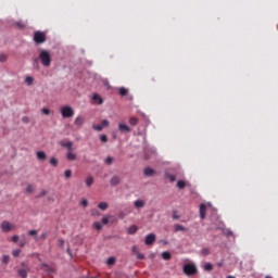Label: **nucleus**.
Here are the masks:
<instances>
[{"mask_svg": "<svg viewBox=\"0 0 278 278\" xmlns=\"http://www.w3.org/2000/svg\"><path fill=\"white\" fill-rule=\"evenodd\" d=\"M1 229L2 231L8 232V231H12L13 229H16V226L10 224V222L8 220H4L1 224Z\"/></svg>", "mask_w": 278, "mask_h": 278, "instance_id": "obj_7", "label": "nucleus"}, {"mask_svg": "<svg viewBox=\"0 0 278 278\" xmlns=\"http://www.w3.org/2000/svg\"><path fill=\"white\" fill-rule=\"evenodd\" d=\"M184 273L188 277H192V276L197 275V273H199V270L197 269V265H194L192 263H188V264L184 265Z\"/></svg>", "mask_w": 278, "mask_h": 278, "instance_id": "obj_3", "label": "nucleus"}, {"mask_svg": "<svg viewBox=\"0 0 278 278\" xmlns=\"http://www.w3.org/2000/svg\"><path fill=\"white\" fill-rule=\"evenodd\" d=\"M177 188H179L180 190H184V188H186V181H184V180H178V182H177Z\"/></svg>", "mask_w": 278, "mask_h": 278, "instance_id": "obj_25", "label": "nucleus"}, {"mask_svg": "<svg viewBox=\"0 0 278 278\" xmlns=\"http://www.w3.org/2000/svg\"><path fill=\"white\" fill-rule=\"evenodd\" d=\"M80 203L83 207H88V200L84 199Z\"/></svg>", "mask_w": 278, "mask_h": 278, "instance_id": "obj_44", "label": "nucleus"}, {"mask_svg": "<svg viewBox=\"0 0 278 278\" xmlns=\"http://www.w3.org/2000/svg\"><path fill=\"white\" fill-rule=\"evenodd\" d=\"M206 212H207V205L201 204L200 205V218L204 219Z\"/></svg>", "mask_w": 278, "mask_h": 278, "instance_id": "obj_9", "label": "nucleus"}, {"mask_svg": "<svg viewBox=\"0 0 278 278\" xmlns=\"http://www.w3.org/2000/svg\"><path fill=\"white\" fill-rule=\"evenodd\" d=\"M28 236H35V241L38 242V240H40L38 238V230H29L28 231Z\"/></svg>", "mask_w": 278, "mask_h": 278, "instance_id": "obj_23", "label": "nucleus"}, {"mask_svg": "<svg viewBox=\"0 0 278 278\" xmlns=\"http://www.w3.org/2000/svg\"><path fill=\"white\" fill-rule=\"evenodd\" d=\"M143 173L146 177H153V175H155V170H153V168L151 167H146Z\"/></svg>", "mask_w": 278, "mask_h": 278, "instance_id": "obj_10", "label": "nucleus"}, {"mask_svg": "<svg viewBox=\"0 0 278 278\" xmlns=\"http://www.w3.org/2000/svg\"><path fill=\"white\" fill-rule=\"evenodd\" d=\"M21 268L17 269L18 277L21 278H27V275H29V266L25 263H21Z\"/></svg>", "mask_w": 278, "mask_h": 278, "instance_id": "obj_6", "label": "nucleus"}, {"mask_svg": "<svg viewBox=\"0 0 278 278\" xmlns=\"http://www.w3.org/2000/svg\"><path fill=\"white\" fill-rule=\"evenodd\" d=\"M227 278H236V277H233V276H227Z\"/></svg>", "mask_w": 278, "mask_h": 278, "instance_id": "obj_58", "label": "nucleus"}, {"mask_svg": "<svg viewBox=\"0 0 278 278\" xmlns=\"http://www.w3.org/2000/svg\"><path fill=\"white\" fill-rule=\"evenodd\" d=\"M101 125H102V129H103V127H110V121L103 119V121L101 122Z\"/></svg>", "mask_w": 278, "mask_h": 278, "instance_id": "obj_34", "label": "nucleus"}, {"mask_svg": "<svg viewBox=\"0 0 278 278\" xmlns=\"http://www.w3.org/2000/svg\"><path fill=\"white\" fill-rule=\"evenodd\" d=\"M34 42H36V45H42V43L47 42V35H45V33L39 31V30L35 31Z\"/></svg>", "mask_w": 278, "mask_h": 278, "instance_id": "obj_4", "label": "nucleus"}, {"mask_svg": "<svg viewBox=\"0 0 278 278\" xmlns=\"http://www.w3.org/2000/svg\"><path fill=\"white\" fill-rule=\"evenodd\" d=\"M21 255V250L13 251V257H18Z\"/></svg>", "mask_w": 278, "mask_h": 278, "instance_id": "obj_41", "label": "nucleus"}, {"mask_svg": "<svg viewBox=\"0 0 278 278\" xmlns=\"http://www.w3.org/2000/svg\"><path fill=\"white\" fill-rule=\"evenodd\" d=\"M118 92L121 97H127V94H129V90H127L125 87H121Z\"/></svg>", "mask_w": 278, "mask_h": 278, "instance_id": "obj_14", "label": "nucleus"}, {"mask_svg": "<svg viewBox=\"0 0 278 278\" xmlns=\"http://www.w3.org/2000/svg\"><path fill=\"white\" fill-rule=\"evenodd\" d=\"M118 129H119V131H126V132L131 131V128H129V126H127V124H119Z\"/></svg>", "mask_w": 278, "mask_h": 278, "instance_id": "obj_13", "label": "nucleus"}, {"mask_svg": "<svg viewBox=\"0 0 278 278\" xmlns=\"http://www.w3.org/2000/svg\"><path fill=\"white\" fill-rule=\"evenodd\" d=\"M115 262H116V260H115L114 257H110V258L108 260L109 266L114 265Z\"/></svg>", "mask_w": 278, "mask_h": 278, "instance_id": "obj_39", "label": "nucleus"}, {"mask_svg": "<svg viewBox=\"0 0 278 278\" xmlns=\"http://www.w3.org/2000/svg\"><path fill=\"white\" fill-rule=\"evenodd\" d=\"M155 242V235L154 233H149L147 237H146V244L148 247H151V244H153Z\"/></svg>", "mask_w": 278, "mask_h": 278, "instance_id": "obj_8", "label": "nucleus"}, {"mask_svg": "<svg viewBox=\"0 0 278 278\" xmlns=\"http://www.w3.org/2000/svg\"><path fill=\"white\" fill-rule=\"evenodd\" d=\"M93 227L94 229H97L98 231H101V229H103V224L102 223H99V222H96L93 224Z\"/></svg>", "mask_w": 278, "mask_h": 278, "instance_id": "obj_24", "label": "nucleus"}, {"mask_svg": "<svg viewBox=\"0 0 278 278\" xmlns=\"http://www.w3.org/2000/svg\"><path fill=\"white\" fill-rule=\"evenodd\" d=\"M85 184L88 188L94 184V178L92 176H88L87 179L85 180Z\"/></svg>", "mask_w": 278, "mask_h": 278, "instance_id": "obj_15", "label": "nucleus"}, {"mask_svg": "<svg viewBox=\"0 0 278 278\" xmlns=\"http://www.w3.org/2000/svg\"><path fill=\"white\" fill-rule=\"evenodd\" d=\"M104 164H106V166H112V164H114V157L108 156V157L104 160Z\"/></svg>", "mask_w": 278, "mask_h": 278, "instance_id": "obj_19", "label": "nucleus"}, {"mask_svg": "<svg viewBox=\"0 0 278 278\" xmlns=\"http://www.w3.org/2000/svg\"><path fill=\"white\" fill-rule=\"evenodd\" d=\"M110 223V219L108 217H102V224L108 225Z\"/></svg>", "mask_w": 278, "mask_h": 278, "instance_id": "obj_47", "label": "nucleus"}, {"mask_svg": "<svg viewBox=\"0 0 278 278\" xmlns=\"http://www.w3.org/2000/svg\"><path fill=\"white\" fill-rule=\"evenodd\" d=\"M98 207L99 210H102V212H105V210H108V202H100Z\"/></svg>", "mask_w": 278, "mask_h": 278, "instance_id": "obj_21", "label": "nucleus"}, {"mask_svg": "<svg viewBox=\"0 0 278 278\" xmlns=\"http://www.w3.org/2000/svg\"><path fill=\"white\" fill-rule=\"evenodd\" d=\"M40 238H41V240H47V232H42Z\"/></svg>", "mask_w": 278, "mask_h": 278, "instance_id": "obj_51", "label": "nucleus"}, {"mask_svg": "<svg viewBox=\"0 0 278 278\" xmlns=\"http://www.w3.org/2000/svg\"><path fill=\"white\" fill-rule=\"evenodd\" d=\"M61 115L63 118H73V116H75V110L71 106H63L61 109Z\"/></svg>", "mask_w": 278, "mask_h": 278, "instance_id": "obj_5", "label": "nucleus"}, {"mask_svg": "<svg viewBox=\"0 0 278 278\" xmlns=\"http://www.w3.org/2000/svg\"><path fill=\"white\" fill-rule=\"evenodd\" d=\"M92 99L93 101H98L99 105L103 104V99L99 94H93Z\"/></svg>", "mask_w": 278, "mask_h": 278, "instance_id": "obj_20", "label": "nucleus"}, {"mask_svg": "<svg viewBox=\"0 0 278 278\" xmlns=\"http://www.w3.org/2000/svg\"><path fill=\"white\" fill-rule=\"evenodd\" d=\"M136 231H138V226H136V225H132V226H130V227L128 228V233H129L130 236H134V233H136Z\"/></svg>", "mask_w": 278, "mask_h": 278, "instance_id": "obj_18", "label": "nucleus"}, {"mask_svg": "<svg viewBox=\"0 0 278 278\" xmlns=\"http://www.w3.org/2000/svg\"><path fill=\"white\" fill-rule=\"evenodd\" d=\"M64 244H65L64 239H59V247H60L61 249H64Z\"/></svg>", "mask_w": 278, "mask_h": 278, "instance_id": "obj_40", "label": "nucleus"}, {"mask_svg": "<svg viewBox=\"0 0 278 278\" xmlns=\"http://www.w3.org/2000/svg\"><path fill=\"white\" fill-rule=\"evenodd\" d=\"M60 146L67 150L66 160H68V162H75V160H77V154L74 153L75 149L73 148L72 141H61Z\"/></svg>", "mask_w": 278, "mask_h": 278, "instance_id": "obj_1", "label": "nucleus"}, {"mask_svg": "<svg viewBox=\"0 0 278 278\" xmlns=\"http://www.w3.org/2000/svg\"><path fill=\"white\" fill-rule=\"evenodd\" d=\"M166 178L169 179V181H175L177 177L173 174H166Z\"/></svg>", "mask_w": 278, "mask_h": 278, "instance_id": "obj_32", "label": "nucleus"}, {"mask_svg": "<svg viewBox=\"0 0 278 278\" xmlns=\"http://www.w3.org/2000/svg\"><path fill=\"white\" fill-rule=\"evenodd\" d=\"M50 164H51V166H58V159H55V157H51L50 159Z\"/></svg>", "mask_w": 278, "mask_h": 278, "instance_id": "obj_33", "label": "nucleus"}, {"mask_svg": "<svg viewBox=\"0 0 278 278\" xmlns=\"http://www.w3.org/2000/svg\"><path fill=\"white\" fill-rule=\"evenodd\" d=\"M39 60L42 66H46V68H49V66H51V53L48 50L40 51Z\"/></svg>", "mask_w": 278, "mask_h": 278, "instance_id": "obj_2", "label": "nucleus"}, {"mask_svg": "<svg viewBox=\"0 0 278 278\" xmlns=\"http://www.w3.org/2000/svg\"><path fill=\"white\" fill-rule=\"evenodd\" d=\"M67 253H68V255H72L71 254V248H67Z\"/></svg>", "mask_w": 278, "mask_h": 278, "instance_id": "obj_56", "label": "nucleus"}, {"mask_svg": "<svg viewBox=\"0 0 278 278\" xmlns=\"http://www.w3.org/2000/svg\"><path fill=\"white\" fill-rule=\"evenodd\" d=\"M173 218H174V220H178L179 215H177V211L173 212Z\"/></svg>", "mask_w": 278, "mask_h": 278, "instance_id": "obj_46", "label": "nucleus"}, {"mask_svg": "<svg viewBox=\"0 0 278 278\" xmlns=\"http://www.w3.org/2000/svg\"><path fill=\"white\" fill-rule=\"evenodd\" d=\"M119 218H125V214L122 213V214L119 215Z\"/></svg>", "mask_w": 278, "mask_h": 278, "instance_id": "obj_55", "label": "nucleus"}, {"mask_svg": "<svg viewBox=\"0 0 278 278\" xmlns=\"http://www.w3.org/2000/svg\"><path fill=\"white\" fill-rule=\"evenodd\" d=\"M36 190V187L34 185H27L26 192L31 193Z\"/></svg>", "mask_w": 278, "mask_h": 278, "instance_id": "obj_26", "label": "nucleus"}, {"mask_svg": "<svg viewBox=\"0 0 278 278\" xmlns=\"http://www.w3.org/2000/svg\"><path fill=\"white\" fill-rule=\"evenodd\" d=\"M111 186H118V184H121V177L118 176H113L111 178V181H110Z\"/></svg>", "mask_w": 278, "mask_h": 278, "instance_id": "obj_12", "label": "nucleus"}, {"mask_svg": "<svg viewBox=\"0 0 278 278\" xmlns=\"http://www.w3.org/2000/svg\"><path fill=\"white\" fill-rule=\"evenodd\" d=\"M16 27H20V29H23V27H25V24H16Z\"/></svg>", "mask_w": 278, "mask_h": 278, "instance_id": "obj_53", "label": "nucleus"}, {"mask_svg": "<svg viewBox=\"0 0 278 278\" xmlns=\"http://www.w3.org/2000/svg\"><path fill=\"white\" fill-rule=\"evenodd\" d=\"M137 260H144V254L142 253H137Z\"/></svg>", "mask_w": 278, "mask_h": 278, "instance_id": "obj_48", "label": "nucleus"}, {"mask_svg": "<svg viewBox=\"0 0 278 278\" xmlns=\"http://www.w3.org/2000/svg\"><path fill=\"white\" fill-rule=\"evenodd\" d=\"M8 262H10V256H9V255H4V256L2 257V263H3V264H8Z\"/></svg>", "mask_w": 278, "mask_h": 278, "instance_id": "obj_38", "label": "nucleus"}, {"mask_svg": "<svg viewBox=\"0 0 278 278\" xmlns=\"http://www.w3.org/2000/svg\"><path fill=\"white\" fill-rule=\"evenodd\" d=\"M265 278H273V277H270V276H266Z\"/></svg>", "mask_w": 278, "mask_h": 278, "instance_id": "obj_59", "label": "nucleus"}, {"mask_svg": "<svg viewBox=\"0 0 278 278\" xmlns=\"http://www.w3.org/2000/svg\"><path fill=\"white\" fill-rule=\"evenodd\" d=\"M41 112H42V114H46V116H49L51 114V111L49 109H47V108H43L41 110Z\"/></svg>", "mask_w": 278, "mask_h": 278, "instance_id": "obj_35", "label": "nucleus"}, {"mask_svg": "<svg viewBox=\"0 0 278 278\" xmlns=\"http://www.w3.org/2000/svg\"><path fill=\"white\" fill-rule=\"evenodd\" d=\"M175 231L177 232V231H188V228H186V227H184V226H181V225H179V224H176L175 225Z\"/></svg>", "mask_w": 278, "mask_h": 278, "instance_id": "obj_22", "label": "nucleus"}, {"mask_svg": "<svg viewBox=\"0 0 278 278\" xmlns=\"http://www.w3.org/2000/svg\"><path fill=\"white\" fill-rule=\"evenodd\" d=\"M8 60V55L0 54V62H5Z\"/></svg>", "mask_w": 278, "mask_h": 278, "instance_id": "obj_42", "label": "nucleus"}, {"mask_svg": "<svg viewBox=\"0 0 278 278\" xmlns=\"http://www.w3.org/2000/svg\"><path fill=\"white\" fill-rule=\"evenodd\" d=\"M162 257L166 261L170 260L172 255H170V252H163L162 253Z\"/></svg>", "mask_w": 278, "mask_h": 278, "instance_id": "obj_28", "label": "nucleus"}, {"mask_svg": "<svg viewBox=\"0 0 278 278\" xmlns=\"http://www.w3.org/2000/svg\"><path fill=\"white\" fill-rule=\"evenodd\" d=\"M129 123H130V125L136 126V125H138V118L130 117Z\"/></svg>", "mask_w": 278, "mask_h": 278, "instance_id": "obj_31", "label": "nucleus"}, {"mask_svg": "<svg viewBox=\"0 0 278 278\" xmlns=\"http://www.w3.org/2000/svg\"><path fill=\"white\" fill-rule=\"evenodd\" d=\"M131 251L132 253H136V255H138V245L132 247Z\"/></svg>", "mask_w": 278, "mask_h": 278, "instance_id": "obj_49", "label": "nucleus"}, {"mask_svg": "<svg viewBox=\"0 0 278 278\" xmlns=\"http://www.w3.org/2000/svg\"><path fill=\"white\" fill-rule=\"evenodd\" d=\"M25 83H26L28 86H31V85L34 84V77L27 76L26 79H25Z\"/></svg>", "mask_w": 278, "mask_h": 278, "instance_id": "obj_27", "label": "nucleus"}, {"mask_svg": "<svg viewBox=\"0 0 278 278\" xmlns=\"http://www.w3.org/2000/svg\"><path fill=\"white\" fill-rule=\"evenodd\" d=\"M37 160H39L40 162H45V160H47V153H45V151H38Z\"/></svg>", "mask_w": 278, "mask_h": 278, "instance_id": "obj_11", "label": "nucleus"}, {"mask_svg": "<svg viewBox=\"0 0 278 278\" xmlns=\"http://www.w3.org/2000/svg\"><path fill=\"white\" fill-rule=\"evenodd\" d=\"M135 207L140 208V207H144V201L143 200H137L134 203Z\"/></svg>", "mask_w": 278, "mask_h": 278, "instance_id": "obj_17", "label": "nucleus"}, {"mask_svg": "<svg viewBox=\"0 0 278 278\" xmlns=\"http://www.w3.org/2000/svg\"><path fill=\"white\" fill-rule=\"evenodd\" d=\"M64 175H65V179H71L73 172L71 169H66Z\"/></svg>", "mask_w": 278, "mask_h": 278, "instance_id": "obj_29", "label": "nucleus"}, {"mask_svg": "<svg viewBox=\"0 0 278 278\" xmlns=\"http://www.w3.org/2000/svg\"><path fill=\"white\" fill-rule=\"evenodd\" d=\"M20 247H25V242L24 241L20 242Z\"/></svg>", "mask_w": 278, "mask_h": 278, "instance_id": "obj_54", "label": "nucleus"}, {"mask_svg": "<svg viewBox=\"0 0 278 278\" xmlns=\"http://www.w3.org/2000/svg\"><path fill=\"white\" fill-rule=\"evenodd\" d=\"M42 268L46 269V270H50V273H53V270L51 269V267H49V265H47V264H43V265H42Z\"/></svg>", "mask_w": 278, "mask_h": 278, "instance_id": "obj_45", "label": "nucleus"}, {"mask_svg": "<svg viewBox=\"0 0 278 278\" xmlns=\"http://www.w3.org/2000/svg\"><path fill=\"white\" fill-rule=\"evenodd\" d=\"M91 215H92V216H99V212L92 211V212H91Z\"/></svg>", "mask_w": 278, "mask_h": 278, "instance_id": "obj_52", "label": "nucleus"}, {"mask_svg": "<svg viewBox=\"0 0 278 278\" xmlns=\"http://www.w3.org/2000/svg\"><path fill=\"white\" fill-rule=\"evenodd\" d=\"M47 190H42L39 194H37V199H42V197H46Z\"/></svg>", "mask_w": 278, "mask_h": 278, "instance_id": "obj_37", "label": "nucleus"}, {"mask_svg": "<svg viewBox=\"0 0 278 278\" xmlns=\"http://www.w3.org/2000/svg\"><path fill=\"white\" fill-rule=\"evenodd\" d=\"M100 140H101V142H108V136L101 135Z\"/></svg>", "mask_w": 278, "mask_h": 278, "instance_id": "obj_43", "label": "nucleus"}, {"mask_svg": "<svg viewBox=\"0 0 278 278\" xmlns=\"http://www.w3.org/2000/svg\"><path fill=\"white\" fill-rule=\"evenodd\" d=\"M93 129H96V131H102L103 126L102 125H93Z\"/></svg>", "mask_w": 278, "mask_h": 278, "instance_id": "obj_36", "label": "nucleus"}, {"mask_svg": "<svg viewBox=\"0 0 278 278\" xmlns=\"http://www.w3.org/2000/svg\"><path fill=\"white\" fill-rule=\"evenodd\" d=\"M213 268H214V265H212L211 263H206V264L204 265V270L210 271V270H212Z\"/></svg>", "mask_w": 278, "mask_h": 278, "instance_id": "obj_30", "label": "nucleus"}, {"mask_svg": "<svg viewBox=\"0 0 278 278\" xmlns=\"http://www.w3.org/2000/svg\"><path fill=\"white\" fill-rule=\"evenodd\" d=\"M74 124L77 125V127H81V125H84V117L81 116L76 117Z\"/></svg>", "mask_w": 278, "mask_h": 278, "instance_id": "obj_16", "label": "nucleus"}, {"mask_svg": "<svg viewBox=\"0 0 278 278\" xmlns=\"http://www.w3.org/2000/svg\"><path fill=\"white\" fill-rule=\"evenodd\" d=\"M12 242H18V236L17 235H14L12 237Z\"/></svg>", "mask_w": 278, "mask_h": 278, "instance_id": "obj_50", "label": "nucleus"}, {"mask_svg": "<svg viewBox=\"0 0 278 278\" xmlns=\"http://www.w3.org/2000/svg\"><path fill=\"white\" fill-rule=\"evenodd\" d=\"M203 251H204L205 255H207V250H203Z\"/></svg>", "mask_w": 278, "mask_h": 278, "instance_id": "obj_57", "label": "nucleus"}]
</instances>
